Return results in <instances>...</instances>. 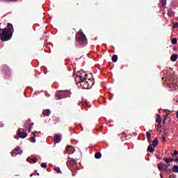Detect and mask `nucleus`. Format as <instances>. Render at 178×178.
Returning <instances> with one entry per match:
<instances>
[{"instance_id": "obj_39", "label": "nucleus", "mask_w": 178, "mask_h": 178, "mask_svg": "<svg viewBox=\"0 0 178 178\" xmlns=\"http://www.w3.org/2000/svg\"><path fill=\"white\" fill-rule=\"evenodd\" d=\"M165 122H166V120H163V124H165Z\"/></svg>"}, {"instance_id": "obj_15", "label": "nucleus", "mask_w": 178, "mask_h": 178, "mask_svg": "<svg viewBox=\"0 0 178 178\" xmlns=\"http://www.w3.org/2000/svg\"><path fill=\"white\" fill-rule=\"evenodd\" d=\"M70 165V166H74L76 165V160L74 159H71L67 162V165Z\"/></svg>"}, {"instance_id": "obj_31", "label": "nucleus", "mask_w": 178, "mask_h": 178, "mask_svg": "<svg viewBox=\"0 0 178 178\" xmlns=\"http://www.w3.org/2000/svg\"><path fill=\"white\" fill-rule=\"evenodd\" d=\"M31 140L32 143H35V137L32 136L31 138Z\"/></svg>"}, {"instance_id": "obj_37", "label": "nucleus", "mask_w": 178, "mask_h": 178, "mask_svg": "<svg viewBox=\"0 0 178 178\" xmlns=\"http://www.w3.org/2000/svg\"><path fill=\"white\" fill-rule=\"evenodd\" d=\"M32 134L33 135V137H36V136H35V132H33Z\"/></svg>"}, {"instance_id": "obj_18", "label": "nucleus", "mask_w": 178, "mask_h": 178, "mask_svg": "<svg viewBox=\"0 0 178 178\" xmlns=\"http://www.w3.org/2000/svg\"><path fill=\"white\" fill-rule=\"evenodd\" d=\"M164 162H165L166 163H170V162H173V159H170V158H164L163 159Z\"/></svg>"}, {"instance_id": "obj_32", "label": "nucleus", "mask_w": 178, "mask_h": 178, "mask_svg": "<svg viewBox=\"0 0 178 178\" xmlns=\"http://www.w3.org/2000/svg\"><path fill=\"white\" fill-rule=\"evenodd\" d=\"M169 178H176V175H175V174H172L170 175Z\"/></svg>"}, {"instance_id": "obj_14", "label": "nucleus", "mask_w": 178, "mask_h": 178, "mask_svg": "<svg viewBox=\"0 0 178 178\" xmlns=\"http://www.w3.org/2000/svg\"><path fill=\"white\" fill-rule=\"evenodd\" d=\"M178 55L172 54L170 57L171 62H176L177 60Z\"/></svg>"}, {"instance_id": "obj_29", "label": "nucleus", "mask_w": 178, "mask_h": 178, "mask_svg": "<svg viewBox=\"0 0 178 178\" xmlns=\"http://www.w3.org/2000/svg\"><path fill=\"white\" fill-rule=\"evenodd\" d=\"M41 168H44V169H46L47 168V163H42L41 165H40Z\"/></svg>"}, {"instance_id": "obj_20", "label": "nucleus", "mask_w": 178, "mask_h": 178, "mask_svg": "<svg viewBox=\"0 0 178 178\" xmlns=\"http://www.w3.org/2000/svg\"><path fill=\"white\" fill-rule=\"evenodd\" d=\"M112 61L114 62V63H115V62H118V55H113Z\"/></svg>"}, {"instance_id": "obj_44", "label": "nucleus", "mask_w": 178, "mask_h": 178, "mask_svg": "<svg viewBox=\"0 0 178 178\" xmlns=\"http://www.w3.org/2000/svg\"><path fill=\"white\" fill-rule=\"evenodd\" d=\"M30 177H33V174H31V175H30Z\"/></svg>"}, {"instance_id": "obj_33", "label": "nucleus", "mask_w": 178, "mask_h": 178, "mask_svg": "<svg viewBox=\"0 0 178 178\" xmlns=\"http://www.w3.org/2000/svg\"><path fill=\"white\" fill-rule=\"evenodd\" d=\"M162 138H163V143H166V138L164 136H162Z\"/></svg>"}, {"instance_id": "obj_25", "label": "nucleus", "mask_w": 178, "mask_h": 178, "mask_svg": "<svg viewBox=\"0 0 178 178\" xmlns=\"http://www.w3.org/2000/svg\"><path fill=\"white\" fill-rule=\"evenodd\" d=\"M146 137H147L148 141H149L151 140V134L149 131L146 132Z\"/></svg>"}, {"instance_id": "obj_9", "label": "nucleus", "mask_w": 178, "mask_h": 178, "mask_svg": "<svg viewBox=\"0 0 178 178\" xmlns=\"http://www.w3.org/2000/svg\"><path fill=\"white\" fill-rule=\"evenodd\" d=\"M60 140H62V136H60L58 134H56L54 136V141L56 144H58V143H60Z\"/></svg>"}, {"instance_id": "obj_34", "label": "nucleus", "mask_w": 178, "mask_h": 178, "mask_svg": "<svg viewBox=\"0 0 178 178\" xmlns=\"http://www.w3.org/2000/svg\"><path fill=\"white\" fill-rule=\"evenodd\" d=\"M177 154H178L177 150H174V152H173L172 155L176 156V155H177Z\"/></svg>"}, {"instance_id": "obj_42", "label": "nucleus", "mask_w": 178, "mask_h": 178, "mask_svg": "<svg viewBox=\"0 0 178 178\" xmlns=\"http://www.w3.org/2000/svg\"><path fill=\"white\" fill-rule=\"evenodd\" d=\"M35 134H38V131H35Z\"/></svg>"}, {"instance_id": "obj_40", "label": "nucleus", "mask_w": 178, "mask_h": 178, "mask_svg": "<svg viewBox=\"0 0 178 178\" xmlns=\"http://www.w3.org/2000/svg\"><path fill=\"white\" fill-rule=\"evenodd\" d=\"M72 176H76V173H75V172H73V173H72Z\"/></svg>"}, {"instance_id": "obj_47", "label": "nucleus", "mask_w": 178, "mask_h": 178, "mask_svg": "<svg viewBox=\"0 0 178 178\" xmlns=\"http://www.w3.org/2000/svg\"><path fill=\"white\" fill-rule=\"evenodd\" d=\"M177 20H178V17H177Z\"/></svg>"}, {"instance_id": "obj_4", "label": "nucleus", "mask_w": 178, "mask_h": 178, "mask_svg": "<svg viewBox=\"0 0 178 178\" xmlns=\"http://www.w3.org/2000/svg\"><path fill=\"white\" fill-rule=\"evenodd\" d=\"M2 72L6 76H8V77L12 74V71H10V69L6 65H3Z\"/></svg>"}, {"instance_id": "obj_27", "label": "nucleus", "mask_w": 178, "mask_h": 178, "mask_svg": "<svg viewBox=\"0 0 178 178\" xmlns=\"http://www.w3.org/2000/svg\"><path fill=\"white\" fill-rule=\"evenodd\" d=\"M166 1L167 0H161V5L163 8H165V6H166Z\"/></svg>"}, {"instance_id": "obj_35", "label": "nucleus", "mask_w": 178, "mask_h": 178, "mask_svg": "<svg viewBox=\"0 0 178 178\" xmlns=\"http://www.w3.org/2000/svg\"><path fill=\"white\" fill-rule=\"evenodd\" d=\"M161 127H162V125H161V123H159V124H157V129H161Z\"/></svg>"}, {"instance_id": "obj_10", "label": "nucleus", "mask_w": 178, "mask_h": 178, "mask_svg": "<svg viewBox=\"0 0 178 178\" xmlns=\"http://www.w3.org/2000/svg\"><path fill=\"white\" fill-rule=\"evenodd\" d=\"M157 166H158L159 170H165L167 165L163 162H161L157 165Z\"/></svg>"}, {"instance_id": "obj_6", "label": "nucleus", "mask_w": 178, "mask_h": 178, "mask_svg": "<svg viewBox=\"0 0 178 178\" xmlns=\"http://www.w3.org/2000/svg\"><path fill=\"white\" fill-rule=\"evenodd\" d=\"M17 134L19 138H26L27 137V132L24 131L23 129H19Z\"/></svg>"}, {"instance_id": "obj_5", "label": "nucleus", "mask_w": 178, "mask_h": 178, "mask_svg": "<svg viewBox=\"0 0 178 178\" xmlns=\"http://www.w3.org/2000/svg\"><path fill=\"white\" fill-rule=\"evenodd\" d=\"M23 150L20 149V147L17 146L15 149L11 152V156H16V155H22Z\"/></svg>"}, {"instance_id": "obj_36", "label": "nucleus", "mask_w": 178, "mask_h": 178, "mask_svg": "<svg viewBox=\"0 0 178 178\" xmlns=\"http://www.w3.org/2000/svg\"><path fill=\"white\" fill-rule=\"evenodd\" d=\"M166 166H167V169H169V166H170V164L168 163V165H166Z\"/></svg>"}, {"instance_id": "obj_46", "label": "nucleus", "mask_w": 178, "mask_h": 178, "mask_svg": "<svg viewBox=\"0 0 178 178\" xmlns=\"http://www.w3.org/2000/svg\"><path fill=\"white\" fill-rule=\"evenodd\" d=\"M161 177H162V175H160Z\"/></svg>"}, {"instance_id": "obj_7", "label": "nucleus", "mask_w": 178, "mask_h": 178, "mask_svg": "<svg viewBox=\"0 0 178 178\" xmlns=\"http://www.w3.org/2000/svg\"><path fill=\"white\" fill-rule=\"evenodd\" d=\"M86 80V76H83V75H79V76H76L75 77V81L76 83H84V81Z\"/></svg>"}, {"instance_id": "obj_16", "label": "nucleus", "mask_w": 178, "mask_h": 178, "mask_svg": "<svg viewBox=\"0 0 178 178\" xmlns=\"http://www.w3.org/2000/svg\"><path fill=\"white\" fill-rule=\"evenodd\" d=\"M147 152H154L155 151V149L152 147V145H149L147 149Z\"/></svg>"}, {"instance_id": "obj_45", "label": "nucleus", "mask_w": 178, "mask_h": 178, "mask_svg": "<svg viewBox=\"0 0 178 178\" xmlns=\"http://www.w3.org/2000/svg\"><path fill=\"white\" fill-rule=\"evenodd\" d=\"M38 176H40V174L39 173H37Z\"/></svg>"}, {"instance_id": "obj_1", "label": "nucleus", "mask_w": 178, "mask_h": 178, "mask_svg": "<svg viewBox=\"0 0 178 178\" xmlns=\"http://www.w3.org/2000/svg\"><path fill=\"white\" fill-rule=\"evenodd\" d=\"M75 41H76L79 45L83 47V45L87 44V38L86 37V35L83 33V32L79 31L76 35Z\"/></svg>"}, {"instance_id": "obj_12", "label": "nucleus", "mask_w": 178, "mask_h": 178, "mask_svg": "<svg viewBox=\"0 0 178 178\" xmlns=\"http://www.w3.org/2000/svg\"><path fill=\"white\" fill-rule=\"evenodd\" d=\"M50 115L51 111L49 109L44 110L42 112V115L44 116V118H45V116H49Z\"/></svg>"}, {"instance_id": "obj_17", "label": "nucleus", "mask_w": 178, "mask_h": 178, "mask_svg": "<svg viewBox=\"0 0 178 178\" xmlns=\"http://www.w3.org/2000/svg\"><path fill=\"white\" fill-rule=\"evenodd\" d=\"M101 156H102V154H101V152H96L95 154V158L96 159H100Z\"/></svg>"}, {"instance_id": "obj_38", "label": "nucleus", "mask_w": 178, "mask_h": 178, "mask_svg": "<svg viewBox=\"0 0 178 178\" xmlns=\"http://www.w3.org/2000/svg\"><path fill=\"white\" fill-rule=\"evenodd\" d=\"M168 119V116H165L163 120H166Z\"/></svg>"}, {"instance_id": "obj_26", "label": "nucleus", "mask_w": 178, "mask_h": 178, "mask_svg": "<svg viewBox=\"0 0 178 178\" xmlns=\"http://www.w3.org/2000/svg\"><path fill=\"white\" fill-rule=\"evenodd\" d=\"M165 171L167 172V173L168 175H170V173H172V170L168 168V165H165Z\"/></svg>"}, {"instance_id": "obj_19", "label": "nucleus", "mask_w": 178, "mask_h": 178, "mask_svg": "<svg viewBox=\"0 0 178 178\" xmlns=\"http://www.w3.org/2000/svg\"><path fill=\"white\" fill-rule=\"evenodd\" d=\"M152 145L153 147H156L158 145V138H155V139L152 141Z\"/></svg>"}, {"instance_id": "obj_3", "label": "nucleus", "mask_w": 178, "mask_h": 178, "mask_svg": "<svg viewBox=\"0 0 178 178\" xmlns=\"http://www.w3.org/2000/svg\"><path fill=\"white\" fill-rule=\"evenodd\" d=\"M88 75L85 74V80L83 82V88H86V90L88 88H91V87H92L94 86V79H88Z\"/></svg>"}, {"instance_id": "obj_22", "label": "nucleus", "mask_w": 178, "mask_h": 178, "mask_svg": "<svg viewBox=\"0 0 178 178\" xmlns=\"http://www.w3.org/2000/svg\"><path fill=\"white\" fill-rule=\"evenodd\" d=\"M172 172L175 173H178V166L177 165H174L172 167Z\"/></svg>"}, {"instance_id": "obj_30", "label": "nucleus", "mask_w": 178, "mask_h": 178, "mask_svg": "<svg viewBox=\"0 0 178 178\" xmlns=\"http://www.w3.org/2000/svg\"><path fill=\"white\" fill-rule=\"evenodd\" d=\"M168 16H169V17H172V16H173V12L168 11Z\"/></svg>"}, {"instance_id": "obj_41", "label": "nucleus", "mask_w": 178, "mask_h": 178, "mask_svg": "<svg viewBox=\"0 0 178 178\" xmlns=\"http://www.w3.org/2000/svg\"><path fill=\"white\" fill-rule=\"evenodd\" d=\"M175 26H177V27H178V23L175 24Z\"/></svg>"}, {"instance_id": "obj_8", "label": "nucleus", "mask_w": 178, "mask_h": 178, "mask_svg": "<svg viewBox=\"0 0 178 178\" xmlns=\"http://www.w3.org/2000/svg\"><path fill=\"white\" fill-rule=\"evenodd\" d=\"M65 149H66L67 154H74V151H76L74 147H73V146H72V145H67Z\"/></svg>"}, {"instance_id": "obj_11", "label": "nucleus", "mask_w": 178, "mask_h": 178, "mask_svg": "<svg viewBox=\"0 0 178 178\" xmlns=\"http://www.w3.org/2000/svg\"><path fill=\"white\" fill-rule=\"evenodd\" d=\"M23 130H24V131H27V130L31 131V124L29 122L25 123L24 129H23Z\"/></svg>"}, {"instance_id": "obj_2", "label": "nucleus", "mask_w": 178, "mask_h": 178, "mask_svg": "<svg viewBox=\"0 0 178 178\" xmlns=\"http://www.w3.org/2000/svg\"><path fill=\"white\" fill-rule=\"evenodd\" d=\"M55 97L56 99H63V98H67V97H70V91L60 90L56 93Z\"/></svg>"}, {"instance_id": "obj_23", "label": "nucleus", "mask_w": 178, "mask_h": 178, "mask_svg": "<svg viewBox=\"0 0 178 178\" xmlns=\"http://www.w3.org/2000/svg\"><path fill=\"white\" fill-rule=\"evenodd\" d=\"M171 42L173 45H176V44H177V38H172Z\"/></svg>"}, {"instance_id": "obj_21", "label": "nucleus", "mask_w": 178, "mask_h": 178, "mask_svg": "<svg viewBox=\"0 0 178 178\" xmlns=\"http://www.w3.org/2000/svg\"><path fill=\"white\" fill-rule=\"evenodd\" d=\"M156 122L157 123H161L162 119L161 118V116L159 115H157V118L156 119Z\"/></svg>"}, {"instance_id": "obj_24", "label": "nucleus", "mask_w": 178, "mask_h": 178, "mask_svg": "<svg viewBox=\"0 0 178 178\" xmlns=\"http://www.w3.org/2000/svg\"><path fill=\"white\" fill-rule=\"evenodd\" d=\"M81 105H83V106H88V102L86 100L81 102Z\"/></svg>"}, {"instance_id": "obj_43", "label": "nucleus", "mask_w": 178, "mask_h": 178, "mask_svg": "<svg viewBox=\"0 0 178 178\" xmlns=\"http://www.w3.org/2000/svg\"><path fill=\"white\" fill-rule=\"evenodd\" d=\"M72 172H76V169H74V170H72Z\"/></svg>"}, {"instance_id": "obj_28", "label": "nucleus", "mask_w": 178, "mask_h": 178, "mask_svg": "<svg viewBox=\"0 0 178 178\" xmlns=\"http://www.w3.org/2000/svg\"><path fill=\"white\" fill-rule=\"evenodd\" d=\"M54 170H56L57 173H60V168L59 167H55Z\"/></svg>"}, {"instance_id": "obj_13", "label": "nucleus", "mask_w": 178, "mask_h": 178, "mask_svg": "<svg viewBox=\"0 0 178 178\" xmlns=\"http://www.w3.org/2000/svg\"><path fill=\"white\" fill-rule=\"evenodd\" d=\"M26 161L28 162H29L31 163V162H32V163H37V161H38V159H35V158H30V157H28Z\"/></svg>"}]
</instances>
